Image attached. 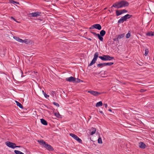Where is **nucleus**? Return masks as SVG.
I'll use <instances>...</instances> for the list:
<instances>
[{"label":"nucleus","mask_w":154,"mask_h":154,"mask_svg":"<svg viewBox=\"0 0 154 154\" xmlns=\"http://www.w3.org/2000/svg\"><path fill=\"white\" fill-rule=\"evenodd\" d=\"M88 92L90 93L91 94L95 96H97L100 94L103 93V92H99L96 91H88Z\"/></svg>","instance_id":"nucleus-11"},{"label":"nucleus","mask_w":154,"mask_h":154,"mask_svg":"<svg viewBox=\"0 0 154 154\" xmlns=\"http://www.w3.org/2000/svg\"><path fill=\"white\" fill-rule=\"evenodd\" d=\"M23 43H25L26 44H28L30 43V41L27 39H26L24 40H23Z\"/></svg>","instance_id":"nucleus-24"},{"label":"nucleus","mask_w":154,"mask_h":154,"mask_svg":"<svg viewBox=\"0 0 154 154\" xmlns=\"http://www.w3.org/2000/svg\"><path fill=\"white\" fill-rule=\"evenodd\" d=\"M131 36V33L130 31H129L128 33L126 35V37L127 38H129Z\"/></svg>","instance_id":"nucleus-27"},{"label":"nucleus","mask_w":154,"mask_h":154,"mask_svg":"<svg viewBox=\"0 0 154 154\" xmlns=\"http://www.w3.org/2000/svg\"><path fill=\"white\" fill-rule=\"evenodd\" d=\"M39 20H40V21H42V20L41 19H39Z\"/></svg>","instance_id":"nucleus-48"},{"label":"nucleus","mask_w":154,"mask_h":154,"mask_svg":"<svg viewBox=\"0 0 154 154\" xmlns=\"http://www.w3.org/2000/svg\"><path fill=\"white\" fill-rule=\"evenodd\" d=\"M99 53L98 52H96L94 55V57L92 60L91 62L89 65V66L93 65L96 63L98 57L103 61L110 60L114 59V57H111L109 55H103V56H98Z\"/></svg>","instance_id":"nucleus-1"},{"label":"nucleus","mask_w":154,"mask_h":154,"mask_svg":"<svg viewBox=\"0 0 154 154\" xmlns=\"http://www.w3.org/2000/svg\"><path fill=\"white\" fill-rule=\"evenodd\" d=\"M98 142L99 143H102V139L100 137L99 138L98 140Z\"/></svg>","instance_id":"nucleus-30"},{"label":"nucleus","mask_w":154,"mask_h":154,"mask_svg":"<svg viewBox=\"0 0 154 154\" xmlns=\"http://www.w3.org/2000/svg\"><path fill=\"white\" fill-rule=\"evenodd\" d=\"M6 145L8 147L14 149L16 148V144L15 143L10 142V141H6L5 142Z\"/></svg>","instance_id":"nucleus-9"},{"label":"nucleus","mask_w":154,"mask_h":154,"mask_svg":"<svg viewBox=\"0 0 154 154\" xmlns=\"http://www.w3.org/2000/svg\"><path fill=\"white\" fill-rule=\"evenodd\" d=\"M99 112L101 113H103V112L102 111H99Z\"/></svg>","instance_id":"nucleus-42"},{"label":"nucleus","mask_w":154,"mask_h":154,"mask_svg":"<svg viewBox=\"0 0 154 154\" xmlns=\"http://www.w3.org/2000/svg\"><path fill=\"white\" fill-rule=\"evenodd\" d=\"M97 36H98V38L100 41H103V38L102 37V36H101V35H100L99 34L97 35Z\"/></svg>","instance_id":"nucleus-25"},{"label":"nucleus","mask_w":154,"mask_h":154,"mask_svg":"<svg viewBox=\"0 0 154 154\" xmlns=\"http://www.w3.org/2000/svg\"><path fill=\"white\" fill-rule=\"evenodd\" d=\"M53 103V104L54 105L56 106L57 107H59V104L58 103H57L56 102H54Z\"/></svg>","instance_id":"nucleus-33"},{"label":"nucleus","mask_w":154,"mask_h":154,"mask_svg":"<svg viewBox=\"0 0 154 154\" xmlns=\"http://www.w3.org/2000/svg\"><path fill=\"white\" fill-rule=\"evenodd\" d=\"M16 147H20V146H16Z\"/></svg>","instance_id":"nucleus-43"},{"label":"nucleus","mask_w":154,"mask_h":154,"mask_svg":"<svg viewBox=\"0 0 154 154\" xmlns=\"http://www.w3.org/2000/svg\"><path fill=\"white\" fill-rule=\"evenodd\" d=\"M108 111H110V112H112V110L110 109H109V110H108Z\"/></svg>","instance_id":"nucleus-44"},{"label":"nucleus","mask_w":154,"mask_h":154,"mask_svg":"<svg viewBox=\"0 0 154 154\" xmlns=\"http://www.w3.org/2000/svg\"><path fill=\"white\" fill-rule=\"evenodd\" d=\"M116 15L117 16H119L122 14V13L121 11L120 10V11H118V10L116 11Z\"/></svg>","instance_id":"nucleus-22"},{"label":"nucleus","mask_w":154,"mask_h":154,"mask_svg":"<svg viewBox=\"0 0 154 154\" xmlns=\"http://www.w3.org/2000/svg\"><path fill=\"white\" fill-rule=\"evenodd\" d=\"M59 79H62L61 78H59Z\"/></svg>","instance_id":"nucleus-49"},{"label":"nucleus","mask_w":154,"mask_h":154,"mask_svg":"<svg viewBox=\"0 0 154 154\" xmlns=\"http://www.w3.org/2000/svg\"><path fill=\"white\" fill-rule=\"evenodd\" d=\"M11 19H12L14 20V21H16V22H17V21H16V20L13 17H11Z\"/></svg>","instance_id":"nucleus-37"},{"label":"nucleus","mask_w":154,"mask_h":154,"mask_svg":"<svg viewBox=\"0 0 154 154\" xmlns=\"http://www.w3.org/2000/svg\"><path fill=\"white\" fill-rule=\"evenodd\" d=\"M146 145L144 143L140 142L139 143V146L141 149H144L146 147Z\"/></svg>","instance_id":"nucleus-12"},{"label":"nucleus","mask_w":154,"mask_h":154,"mask_svg":"<svg viewBox=\"0 0 154 154\" xmlns=\"http://www.w3.org/2000/svg\"><path fill=\"white\" fill-rule=\"evenodd\" d=\"M101 77H105L104 76H102Z\"/></svg>","instance_id":"nucleus-52"},{"label":"nucleus","mask_w":154,"mask_h":154,"mask_svg":"<svg viewBox=\"0 0 154 154\" xmlns=\"http://www.w3.org/2000/svg\"><path fill=\"white\" fill-rule=\"evenodd\" d=\"M146 91V90L141 89L140 90V91L141 92H143Z\"/></svg>","instance_id":"nucleus-35"},{"label":"nucleus","mask_w":154,"mask_h":154,"mask_svg":"<svg viewBox=\"0 0 154 154\" xmlns=\"http://www.w3.org/2000/svg\"><path fill=\"white\" fill-rule=\"evenodd\" d=\"M66 80L69 82H72L74 83H79L83 81L76 78H66Z\"/></svg>","instance_id":"nucleus-4"},{"label":"nucleus","mask_w":154,"mask_h":154,"mask_svg":"<svg viewBox=\"0 0 154 154\" xmlns=\"http://www.w3.org/2000/svg\"><path fill=\"white\" fill-rule=\"evenodd\" d=\"M90 32L92 33L94 32H92V31H91Z\"/></svg>","instance_id":"nucleus-46"},{"label":"nucleus","mask_w":154,"mask_h":154,"mask_svg":"<svg viewBox=\"0 0 154 154\" xmlns=\"http://www.w3.org/2000/svg\"><path fill=\"white\" fill-rule=\"evenodd\" d=\"M9 2L10 3L13 4H19V2L15 1L13 0H10Z\"/></svg>","instance_id":"nucleus-21"},{"label":"nucleus","mask_w":154,"mask_h":154,"mask_svg":"<svg viewBox=\"0 0 154 154\" xmlns=\"http://www.w3.org/2000/svg\"><path fill=\"white\" fill-rule=\"evenodd\" d=\"M106 31L104 30H102L100 32V34L101 36H103L106 34Z\"/></svg>","instance_id":"nucleus-19"},{"label":"nucleus","mask_w":154,"mask_h":154,"mask_svg":"<svg viewBox=\"0 0 154 154\" xmlns=\"http://www.w3.org/2000/svg\"><path fill=\"white\" fill-rule=\"evenodd\" d=\"M105 66V63H99L97 65V66L99 68H102V67Z\"/></svg>","instance_id":"nucleus-18"},{"label":"nucleus","mask_w":154,"mask_h":154,"mask_svg":"<svg viewBox=\"0 0 154 154\" xmlns=\"http://www.w3.org/2000/svg\"><path fill=\"white\" fill-rule=\"evenodd\" d=\"M96 29L99 30H100L101 29V26L100 24H96L93 25L89 28V29Z\"/></svg>","instance_id":"nucleus-10"},{"label":"nucleus","mask_w":154,"mask_h":154,"mask_svg":"<svg viewBox=\"0 0 154 154\" xmlns=\"http://www.w3.org/2000/svg\"><path fill=\"white\" fill-rule=\"evenodd\" d=\"M50 93L52 96L54 97V95H56L55 92L53 91H51Z\"/></svg>","instance_id":"nucleus-31"},{"label":"nucleus","mask_w":154,"mask_h":154,"mask_svg":"<svg viewBox=\"0 0 154 154\" xmlns=\"http://www.w3.org/2000/svg\"><path fill=\"white\" fill-rule=\"evenodd\" d=\"M42 92H43V94H44V93H45V92H44V91L43 90H42Z\"/></svg>","instance_id":"nucleus-47"},{"label":"nucleus","mask_w":154,"mask_h":154,"mask_svg":"<svg viewBox=\"0 0 154 154\" xmlns=\"http://www.w3.org/2000/svg\"><path fill=\"white\" fill-rule=\"evenodd\" d=\"M38 142L40 145L43 146L46 149L49 151H53L54 149L53 147L50 145L48 144L46 142L43 140H38Z\"/></svg>","instance_id":"nucleus-3"},{"label":"nucleus","mask_w":154,"mask_h":154,"mask_svg":"<svg viewBox=\"0 0 154 154\" xmlns=\"http://www.w3.org/2000/svg\"><path fill=\"white\" fill-rule=\"evenodd\" d=\"M15 102L16 103L17 106H18L20 108H23V106L21 103L17 101H15Z\"/></svg>","instance_id":"nucleus-16"},{"label":"nucleus","mask_w":154,"mask_h":154,"mask_svg":"<svg viewBox=\"0 0 154 154\" xmlns=\"http://www.w3.org/2000/svg\"><path fill=\"white\" fill-rule=\"evenodd\" d=\"M38 73L37 72H36V74H35V76H38Z\"/></svg>","instance_id":"nucleus-40"},{"label":"nucleus","mask_w":154,"mask_h":154,"mask_svg":"<svg viewBox=\"0 0 154 154\" xmlns=\"http://www.w3.org/2000/svg\"><path fill=\"white\" fill-rule=\"evenodd\" d=\"M14 38L17 41L21 43H23V40L20 38L19 37L14 36Z\"/></svg>","instance_id":"nucleus-13"},{"label":"nucleus","mask_w":154,"mask_h":154,"mask_svg":"<svg viewBox=\"0 0 154 154\" xmlns=\"http://www.w3.org/2000/svg\"><path fill=\"white\" fill-rule=\"evenodd\" d=\"M13 79H14V77H13Z\"/></svg>","instance_id":"nucleus-50"},{"label":"nucleus","mask_w":154,"mask_h":154,"mask_svg":"<svg viewBox=\"0 0 154 154\" xmlns=\"http://www.w3.org/2000/svg\"><path fill=\"white\" fill-rule=\"evenodd\" d=\"M17 82H22L23 81H21V80H19V81H17Z\"/></svg>","instance_id":"nucleus-45"},{"label":"nucleus","mask_w":154,"mask_h":154,"mask_svg":"<svg viewBox=\"0 0 154 154\" xmlns=\"http://www.w3.org/2000/svg\"><path fill=\"white\" fill-rule=\"evenodd\" d=\"M87 39L89 41H91L92 40L91 39V38H87Z\"/></svg>","instance_id":"nucleus-41"},{"label":"nucleus","mask_w":154,"mask_h":154,"mask_svg":"<svg viewBox=\"0 0 154 154\" xmlns=\"http://www.w3.org/2000/svg\"><path fill=\"white\" fill-rule=\"evenodd\" d=\"M146 35L149 36H153L154 35L153 32H149L146 34Z\"/></svg>","instance_id":"nucleus-20"},{"label":"nucleus","mask_w":154,"mask_h":154,"mask_svg":"<svg viewBox=\"0 0 154 154\" xmlns=\"http://www.w3.org/2000/svg\"><path fill=\"white\" fill-rule=\"evenodd\" d=\"M70 77H72V76H71Z\"/></svg>","instance_id":"nucleus-51"},{"label":"nucleus","mask_w":154,"mask_h":154,"mask_svg":"<svg viewBox=\"0 0 154 154\" xmlns=\"http://www.w3.org/2000/svg\"><path fill=\"white\" fill-rule=\"evenodd\" d=\"M0 22L1 23V24H0V25H2V24H3V22L1 20L0 21Z\"/></svg>","instance_id":"nucleus-39"},{"label":"nucleus","mask_w":154,"mask_h":154,"mask_svg":"<svg viewBox=\"0 0 154 154\" xmlns=\"http://www.w3.org/2000/svg\"><path fill=\"white\" fill-rule=\"evenodd\" d=\"M54 115L57 118H60L61 116L59 112H55L54 113Z\"/></svg>","instance_id":"nucleus-28"},{"label":"nucleus","mask_w":154,"mask_h":154,"mask_svg":"<svg viewBox=\"0 0 154 154\" xmlns=\"http://www.w3.org/2000/svg\"><path fill=\"white\" fill-rule=\"evenodd\" d=\"M120 11L122 12V14L124 13H127L128 12V11L125 9L122 10H121Z\"/></svg>","instance_id":"nucleus-32"},{"label":"nucleus","mask_w":154,"mask_h":154,"mask_svg":"<svg viewBox=\"0 0 154 154\" xmlns=\"http://www.w3.org/2000/svg\"><path fill=\"white\" fill-rule=\"evenodd\" d=\"M92 34H93L95 36H97V35H98V34H97L94 32L92 33Z\"/></svg>","instance_id":"nucleus-36"},{"label":"nucleus","mask_w":154,"mask_h":154,"mask_svg":"<svg viewBox=\"0 0 154 154\" xmlns=\"http://www.w3.org/2000/svg\"><path fill=\"white\" fill-rule=\"evenodd\" d=\"M129 5L128 3L124 0L121 1L119 2H116L114 3L112 6L117 8H119L123 7H127Z\"/></svg>","instance_id":"nucleus-2"},{"label":"nucleus","mask_w":154,"mask_h":154,"mask_svg":"<svg viewBox=\"0 0 154 154\" xmlns=\"http://www.w3.org/2000/svg\"><path fill=\"white\" fill-rule=\"evenodd\" d=\"M125 35L124 33L118 35H117L113 38V40L114 41L119 42V40L123 38Z\"/></svg>","instance_id":"nucleus-7"},{"label":"nucleus","mask_w":154,"mask_h":154,"mask_svg":"<svg viewBox=\"0 0 154 154\" xmlns=\"http://www.w3.org/2000/svg\"><path fill=\"white\" fill-rule=\"evenodd\" d=\"M103 106H105L106 108H107V103L104 104Z\"/></svg>","instance_id":"nucleus-38"},{"label":"nucleus","mask_w":154,"mask_h":154,"mask_svg":"<svg viewBox=\"0 0 154 154\" xmlns=\"http://www.w3.org/2000/svg\"><path fill=\"white\" fill-rule=\"evenodd\" d=\"M105 66H111L112 65H113L114 63L112 62H109V63H105Z\"/></svg>","instance_id":"nucleus-26"},{"label":"nucleus","mask_w":154,"mask_h":154,"mask_svg":"<svg viewBox=\"0 0 154 154\" xmlns=\"http://www.w3.org/2000/svg\"><path fill=\"white\" fill-rule=\"evenodd\" d=\"M131 17L132 15L127 14L125 16L122 17L118 21V23H123L125 21H126L127 19L130 18Z\"/></svg>","instance_id":"nucleus-5"},{"label":"nucleus","mask_w":154,"mask_h":154,"mask_svg":"<svg viewBox=\"0 0 154 154\" xmlns=\"http://www.w3.org/2000/svg\"><path fill=\"white\" fill-rule=\"evenodd\" d=\"M14 152L16 154H24L22 152L18 150H15Z\"/></svg>","instance_id":"nucleus-23"},{"label":"nucleus","mask_w":154,"mask_h":154,"mask_svg":"<svg viewBox=\"0 0 154 154\" xmlns=\"http://www.w3.org/2000/svg\"><path fill=\"white\" fill-rule=\"evenodd\" d=\"M70 136L72 137L74 139L76 140L79 143H82V140L79 138L76 135L73 133H70L69 134Z\"/></svg>","instance_id":"nucleus-8"},{"label":"nucleus","mask_w":154,"mask_h":154,"mask_svg":"<svg viewBox=\"0 0 154 154\" xmlns=\"http://www.w3.org/2000/svg\"><path fill=\"white\" fill-rule=\"evenodd\" d=\"M148 52H149V51H148V49H146L145 50V54H144V55L145 56H146L148 54Z\"/></svg>","instance_id":"nucleus-29"},{"label":"nucleus","mask_w":154,"mask_h":154,"mask_svg":"<svg viewBox=\"0 0 154 154\" xmlns=\"http://www.w3.org/2000/svg\"><path fill=\"white\" fill-rule=\"evenodd\" d=\"M44 95L45 97L46 98L49 97V96L47 94L45 93H44Z\"/></svg>","instance_id":"nucleus-34"},{"label":"nucleus","mask_w":154,"mask_h":154,"mask_svg":"<svg viewBox=\"0 0 154 154\" xmlns=\"http://www.w3.org/2000/svg\"><path fill=\"white\" fill-rule=\"evenodd\" d=\"M91 131H92L91 132V133H90V134L91 135H93L96 133V129L95 128H92L91 129Z\"/></svg>","instance_id":"nucleus-15"},{"label":"nucleus","mask_w":154,"mask_h":154,"mask_svg":"<svg viewBox=\"0 0 154 154\" xmlns=\"http://www.w3.org/2000/svg\"><path fill=\"white\" fill-rule=\"evenodd\" d=\"M103 105V103L101 101H100L99 102H98L97 103L96 105V107H98L99 106H102Z\"/></svg>","instance_id":"nucleus-17"},{"label":"nucleus","mask_w":154,"mask_h":154,"mask_svg":"<svg viewBox=\"0 0 154 154\" xmlns=\"http://www.w3.org/2000/svg\"><path fill=\"white\" fill-rule=\"evenodd\" d=\"M41 14V12L37 11L29 13V15L30 17H37L40 16Z\"/></svg>","instance_id":"nucleus-6"},{"label":"nucleus","mask_w":154,"mask_h":154,"mask_svg":"<svg viewBox=\"0 0 154 154\" xmlns=\"http://www.w3.org/2000/svg\"><path fill=\"white\" fill-rule=\"evenodd\" d=\"M41 123L43 125H48V123L47 122L43 119H41Z\"/></svg>","instance_id":"nucleus-14"}]
</instances>
